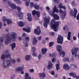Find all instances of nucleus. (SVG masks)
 <instances>
[{
    "label": "nucleus",
    "instance_id": "2eb2a0df",
    "mask_svg": "<svg viewBox=\"0 0 79 79\" xmlns=\"http://www.w3.org/2000/svg\"><path fill=\"white\" fill-rule=\"evenodd\" d=\"M27 16L28 17L27 19L29 21H32V17H31V14L30 13L27 14Z\"/></svg>",
    "mask_w": 79,
    "mask_h": 79
},
{
    "label": "nucleus",
    "instance_id": "3c124183",
    "mask_svg": "<svg viewBox=\"0 0 79 79\" xmlns=\"http://www.w3.org/2000/svg\"><path fill=\"white\" fill-rule=\"evenodd\" d=\"M25 46L26 47H28V43L27 42H26L25 43Z\"/></svg>",
    "mask_w": 79,
    "mask_h": 79
},
{
    "label": "nucleus",
    "instance_id": "774afa93",
    "mask_svg": "<svg viewBox=\"0 0 79 79\" xmlns=\"http://www.w3.org/2000/svg\"><path fill=\"white\" fill-rule=\"evenodd\" d=\"M26 35V33H23V37H25Z\"/></svg>",
    "mask_w": 79,
    "mask_h": 79
},
{
    "label": "nucleus",
    "instance_id": "49530a36",
    "mask_svg": "<svg viewBox=\"0 0 79 79\" xmlns=\"http://www.w3.org/2000/svg\"><path fill=\"white\" fill-rule=\"evenodd\" d=\"M63 12V11L61 10H59V13H62Z\"/></svg>",
    "mask_w": 79,
    "mask_h": 79
},
{
    "label": "nucleus",
    "instance_id": "6e6552de",
    "mask_svg": "<svg viewBox=\"0 0 79 79\" xmlns=\"http://www.w3.org/2000/svg\"><path fill=\"white\" fill-rule=\"evenodd\" d=\"M34 32L35 34H38V35H40L41 34V31L40 29V27H37V29H35Z\"/></svg>",
    "mask_w": 79,
    "mask_h": 79
},
{
    "label": "nucleus",
    "instance_id": "6e6d98bb",
    "mask_svg": "<svg viewBox=\"0 0 79 79\" xmlns=\"http://www.w3.org/2000/svg\"><path fill=\"white\" fill-rule=\"evenodd\" d=\"M73 68H74V70H76V69H77V66L74 65L73 66Z\"/></svg>",
    "mask_w": 79,
    "mask_h": 79
},
{
    "label": "nucleus",
    "instance_id": "bb28decb",
    "mask_svg": "<svg viewBox=\"0 0 79 79\" xmlns=\"http://www.w3.org/2000/svg\"><path fill=\"white\" fill-rule=\"evenodd\" d=\"M69 75L70 76H73V78H75V77H76V74H74V73L73 72L70 73Z\"/></svg>",
    "mask_w": 79,
    "mask_h": 79
},
{
    "label": "nucleus",
    "instance_id": "c756f323",
    "mask_svg": "<svg viewBox=\"0 0 79 79\" xmlns=\"http://www.w3.org/2000/svg\"><path fill=\"white\" fill-rule=\"evenodd\" d=\"M30 55H27L25 58L26 60V61L30 60Z\"/></svg>",
    "mask_w": 79,
    "mask_h": 79
},
{
    "label": "nucleus",
    "instance_id": "393cba45",
    "mask_svg": "<svg viewBox=\"0 0 79 79\" xmlns=\"http://www.w3.org/2000/svg\"><path fill=\"white\" fill-rule=\"evenodd\" d=\"M10 7L12 8V9H16V6L15 5V4L12 3L10 6Z\"/></svg>",
    "mask_w": 79,
    "mask_h": 79
},
{
    "label": "nucleus",
    "instance_id": "39448f33",
    "mask_svg": "<svg viewBox=\"0 0 79 79\" xmlns=\"http://www.w3.org/2000/svg\"><path fill=\"white\" fill-rule=\"evenodd\" d=\"M45 23L43 24V25L45 28H47L48 26V24L50 23V19L48 18H45L44 19Z\"/></svg>",
    "mask_w": 79,
    "mask_h": 79
},
{
    "label": "nucleus",
    "instance_id": "c03bdc74",
    "mask_svg": "<svg viewBox=\"0 0 79 79\" xmlns=\"http://www.w3.org/2000/svg\"><path fill=\"white\" fill-rule=\"evenodd\" d=\"M11 61H12V63H13V64H15V60L13 59H10Z\"/></svg>",
    "mask_w": 79,
    "mask_h": 79
},
{
    "label": "nucleus",
    "instance_id": "13d9d810",
    "mask_svg": "<svg viewBox=\"0 0 79 79\" xmlns=\"http://www.w3.org/2000/svg\"><path fill=\"white\" fill-rule=\"evenodd\" d=\"M2 27V23L0 21V28Z\"/></svg>",
    "mask_w": 79,
    "mask_h": 79
},
{
    "label": "nucleus",
    "instance_id": "ea45409f",
    "mask_svg": "<svg viewBox=\"0 0 79 79\" xmlns=\"http://www.w3.org/2000/svg\"><path fill=\"white\" fill-rule=\"evenodd\" d=\"M34 6V3L31 2L30 3V7L31 8L32 7Z\"/></svg>",
    "mask_w": 79,
    "mask_h": 79
},
{
    "label": "nucleus",
    "instance_id": "f257e3e1",
    "mask_svg": "<svg viewBox=\"0 0 79 79\" xmlns=\"http://www.w3.org/2000/svg\"><path fill=\"white\" fill-rule=\"evenodd\" d=\"M11 38H10V35L9 34H7V39L5 41V44H10L11 43V39H13V41H15L16 40V33L14 32H12L11 35Z\"/></svg>",
    "mask_w": 79,
    "mask_h": 79
},
{
    "label": "nucleus",
    "instance_id": "a19ab883",
    "mask_svg": "<svg viewBox=\"0 0 79 79\" xmlns=\"http://www.w3.org/2000/svg\"><path fill=\"white\" fill-rule=\"evenodd\" d=\"M3 62V66L4 67V68H6V65H5V63H4V62H5V60H4Z\"/></svg>",
    "mask_w": 79,
    "mask_h": 79
},
{
    "label": "nucleus",
    "instance_id": "2f4dec72",
    "mask_svg": "<svg viewBox=\"0 0 79 79\" xmlns=\"http://www.w3.org/2000/svg\"><path fill=\"white\" fill-rule=\"evenodd\" d=\"M6 58H9L10 60H11V55L9 54L8 55H6Z\"/></svg>",
    "mask_w": 79,
    "mask_h": 79
},
{
    "label": "nucleus",
    "instance_id": "b1692460",
    "mask_svg": "<svg viewBox=\"0 0 79 79\" xmlns=\"http://www.w3.org/2000/svg\"><path fill=\"white\" fill-rule=\"evenodd\" d=\"M70 15L71 16H74V11L73 10H70Z\"/></svg>",
    "mask_w": 79,
    "mask_h": 79
},
{
    "label": "nucleus",
    "instance_id": "cd10ccee",
    "mask_svg": "<svg viewBox=\"0 0 79 79\" xmlns=\"http://www.w3.org/2000/svg\"><path fill=\"white\" fill-rule=\"evenodd\" d=\"M74 18L76 17V15L77 14V10L76 9H74Z\"/></svg>",
    "mask_w": 79,
    "mask_h": 79
},
{
    "label": "nucleus",
    "instance_id": "5701e85b",
    "mask_svg": "<svg viewBox=\"0 0 79 79\" xmlns=\"http://www.w3.org/2000/svg\"><path fill=\"white\" fill-rule=\"evenodd\" d=\"M18 25L20 27H23L24 26V23L22 21H20L18 23Z\"/></svg>",
    "mask_w": 79,
    "mask_h": 79
},
{
    "label": "nucleus",
    "instance_id": "69168bd1",
    "mask_svg": "<svg viewBox=\"0 0 79 79\" xmlns=\"http://www.w3.org/2000/svg\"><path fill=\"white\" fill-rule=\"evenodd\" d=\"M46 9L47 10H50V7L48 6H47L46 7Z\"/></svg>",
    "mask_w": 79,
    "mask_h": 79
},
{
    "label": "nucleus",
    "instance_id": "a878e982",
    "mask_svg": "<svg viewBox=\"0 0 79 79\" xmlns=\"http://www.w3.org/2000/svg\"><path fill=\"white\" fill-rule=\"evenodd\" d=\"M25 79H31V77H29V74L27 73L25 74Z\"/></svg>",
    "mask_w": 79,
    "mask_h": 79
},
{
    "label": "nucleus",
    "instance_id": "412c9836",
    "mask_svg": "<svg viewBox=\"0 0 79 79\" xmlns=\"http://www.w3.org/2000/svg\"><path fill=\"white\" fill-rule=\"evenodd\" d=\"M53 12L54 13H55V12H56L57 13H58V10L56 9V7L55 6L53 8Z\"/></svg>",
    "mask_w": 79,
    "mask_h": 79
},
{
    "label": "nucleus",
    "instance_id": "0eeeda50",
    "mask_svg": "<svg viewBox=\"0 0 79 79\" xmlns=\"http://www.w3.org/2000/svg\"><path fill=\"white\" fill-rule=\"evenodd\" d=\"M57 40V43L58 44H62L63 41V38L62 36L59 35Z\"/></svg>",
    "mask_w": 79,
    "mask_h": 79
},
{
    "label": "nucleus",
    "instance_id": "a211bd4d",
    "mask_svg": "<svg viewBox=\"0 0 79 79\" xmlns=\"http://www.w3.org/2000/svg\"><path fill=\"white\" fill-rule=\"evenodd\" d=\"M35 48L34 47H33L32 48V51L33 52V53L32 54V55L33 56H37L36 54L35 53Z\"/></svg>",
    "mask_w": 79,
    "mask_h": 79
},
{
    "label": "nucleus",
    "instance_id": "9d476101",
    "mask_svg": "<svg viewBox=\"0 0 79 79\" xmlns=\"http://www.w3.org/2000/svg\"><path fill=\"white\" fill-rule=\"evenodd\" d=\"M79 50L78 48H73L71 52L72 55H74L77 53V52Z\"/></svg>",
    "mask_w": 79,
    "mask_h": 79
},
{
    "label": "nucleus",
    "instance_id": "052dcab7",
    "mask_svg": "<svg viewBox=\"0 0 79 79\" xmlns=\"http://www.w3.org/2000/svg\"><path fill=\"white\" fill-rule=\"evenodd\" d=\"M41 57H42V55H41V54H39L38 55V58L39 59H40V58H41Z\"/></svg>",
    "mask_w": 79,
    "mask_h": 79
},
{
    "label": "nucleus",
    "instance_id": "20e7f679",
    "mask_svg": "<svg viewBox=\"0 0 79 79\" xmlns=\"http://www.w3.org/2000/svg\"><path fill=\"white\" fill-rule=\"evenodd\" d=\"M16 8H17V10L19 12L18 16L19 18L20 19H22L23 16V13L21 12V8H20L19 7L17 6Z\"/></svg>",
    "mask_w": 79,
    "mask_h": 79
},
{
    "label": "nucleus",
    "instance_id": "4d7b16f0",
    "mask_svg": "<svg viewBox=\"0 0 79 79\" xmlns=\"http://www.w3.org/2000/svg\"><path fill=\"white\" fill-rule=\"evenodd\" d=\"M63 18H65V16H66V13H64L63 14Z\"/></svg>",
    "mask_w": 79,
    "mask_h": 79
},
{
    "label": "nucleus",
    "instance_id": "8fccbe9b",
    "mask_svg": "<svg viewBox=\"0 0 79 79\" xmlns=\"http://www.w3.org/2000/svg\"><path fill=\"white\" fill-rule=\"evenodd\" d=\"M51 35H52V36H54V35H55V32H52L51 33Z\"/></svg>",
    "mask_w": 79,
    "mask_h": 79
},
{
    "label": "nucleus",
    "instance_id": "603ef678",
    "mask_svg": "<svg viewBox=\"0 0 79 79\" xmlns=\"http://www.w3.org/2000/svg\"><path fill=\"white\" fill-rule=\"evenodd\" d=\"M51 74L52 75V76H54L55 73V72H54V71H52L51 72Z\"/></svg>",
    "mask_w": 79,
    "mask_h": 79
},
{
    "label": "nucleus",
    "instance_id": "4c0bfd02",
    "mask_svg": "<svg viewBox=\"0 0 79 79\" xmlns=\"http://www.w3.org/2000/svg\"><path fill=\"white\" fill-rule=\"evenodd\" d=\"M14 1H17V3L18 4H21V1L20 0H14Z\"/></svg>",
    "mask_w": 79,
    "mask_h": 79
},
{
    "label": "nucleus",
    "instance_id": "bf43d9fd",
    "mask_svg": "<svg viewBox=\"0 0 79 79\" xmlns=\"http://www.w3.org/2000/svg\"><path fill=\"white\" fill-rule=\"evenodd\" d=\"M73 39L74 40H76L77 38L76 37H75V36H73Z\"/></svg>",
    "mask_w": 79,
    "mask_h": 79
},
{
    "label": "nucleus",
    "instance_id": "37998d69",
    "mask_svg": "<svg viewBox=\"0 0 79 79\" xmlns=\"http://www.w3.org/2000/svg\"><path fill=\"white\" fill-rule=\"evenodd\" d=\"M29 2L28 1H26V5L27 6H29Z\"/></svg>",
    "mask_w": 79,
    "mask_h": 79
},
{
    "label": "nucleus",
    "instance_id": "5fc2aeb1",
    "mask_svg": "<svg viewBox=\"0 0 79 79\" xmlns=\"http://www.w3.org/2000/svg\"><path fill=\"white\" fill-rule=\"evenodd\" d=\"M30 72H31V73H33V72L34 71V69H31L30 70Z\"/></svg>",
    "mask_w": 79,
    "mask_h": 79
},
{
    "label": "nucleus",
    "instance_id": "7c9ffc66",
    "mask_svg": "<svg viewBox=\"0 0 79 79\" xmlns=\"http://www.w3.org/2000/svg\"><path fill=\"white\" fill-rule=\"evenodd\" d=\"M63 61H64V62H66V61L69 62V60L68 58L65 57L63 58Z\"/></svg>",
    "mask_w": 79,
    "mask_h": 79
},
{
    "label": "nucleus",
    "instance_id": "c85d7f7f",
    "mask_svg": "<svg viewBox=\"0 0 79 79\" xmlns=\"http://www.w3.org/2000/svg\"><path fill=\"white\" fill-rule=\"evenodd\" d=\"M34 7L35 9L36 10H38L39 9V6L37 5L36 3L34 5Z\"/></svg>",
    "mask_w": 79,
    "mask_h": 79
},
{
    "label": "nucleus",
    "instance_id": "ddd939ff",
    "mask_svg": "<svg viewBox=\"0 0 79 79\" xmlns=\"http://www.w3.org/2000/svg\"><path fill=\"white\" fill-rule=\"evenodd\" d=\"M52 16H53L55 19L58 20L59 19V16L56 14L52 13Z\"/></svg>",
    "mask_w": 79,
    "mask_h": 79
},
{
    "label": "nucleus",
    "instance_id": "de8ad7c7",
    "mask_svg": "<svg viewBox=\"0 0 79 79\" xmlns=\"http://www.w3.org/2000/svg\"><path fill=\"white\" fill-rule=\"evenodd\" d=\"M15 77V75H13L11 77V79H13Z\"/></svg>",
    "mask_w": 79,
    "mask_h": 79
},
{
    "label": "nucleus",
    "instance_id": "f704fd0d",
    "mask_svg": "<svg viewBox=\"0 0 79 79\" xmlns=\"http://www.w3.org/2000/svg\"><path fill=\"white\" fill-rule=\"evenodd\" d=\"M5 54H2L1 56V59L2 60H5Z\"/></svg>",
    "mask_w": 79,
    "mask_h": 79
},
{
    "label": "nucleus",
    "instance_id": "6ab92c4d",
    "mask_svg": "<svg viewBox=\"0 0 79 79\" xmlns=\"http://www.w3.org/2000/svg\"><path fill=\"white\" fill-rule=\"evenodd\" d=\"M10 46L11 47L12 50H14V48L16 47V43H12L10 45Z\"/></svg>",
    "mask_w": 79,
    "mask_h": 79
},
{
    "label": "nucleus",
    "instance_id": "58836bf2",
    "mask_svg": "<svg viewBox=\"0 0 79 79\" xmlns=\"http://www.w3.org/2000/svg\"><path fill=\"white\" fill-rule=\"evenodd\" d=\"M25 40H26V42H29V37H26Z\"/></svg>",
    "mask_w": 79,
    "mask_h": 79
},
{
    "label": "nucleus",
    "instance_id": "0e129e2a",
    "mask_svg": "<svg viewBox=\"0 0 79 79\" xmlns=\"http://www.w3.org/2000/svg\"><path fill=\"white\" fill-rule=\"evenodd\" d=\"M71 4H72V5H73V6H74V5H75L74 2H72L71 3Z\"/></svg>",
    "mask_w": 79,
    "mask_h": 79
},
{
    "label": "nucleus",
    "instance_id": "c9c22d12",
    "mask_svg": "<svg viewBox=\"0 0 79 79\" xmlns=\"http://www.w3.org/2000/svg\"><path fill=\"white\" fill-rule=\"evenodd\" d=\"M56 70L58 71L59 69L60 68V65L58 64H56Z\"/></svg>",
    "mask_w": 79,
    "mask_h": 79
},
{
    "label": "nucleus",
    "instance_id": "09e8293b",
    "mask_svg": "<svg viewBox=\"0 0 79 79\" xmlns=\"http://www.w3.org/2000/svg\"><path fill=\"white\" fill-rule=\"evenodd\" d=\"M41 39H42V36H39L38 37V40H41Z\"/></svg>",
    "mask_w": 79,
    "mask_h": 79
},
{
    "label": "nucleus",
    "instance_id": "e433bc0d",
    "mask_svg": "<svg viewBox=\"0 0 79 79\" xmlns=\"http://www.w3.org/2000/svg\"><path fill=\"white\" fill-rule=\"evenodd\" d=\"M6 62L7 65V66H9V65H10V60H7Z\"/></svg>",
    "mask_w": 79,
    "mask_h": 79
},
{
    "label": "nucleus",
    "instance_id": "f3484780",
    "mask_svg": "<svg viewBox=\"0 0 79 79\" xmlns=\"http://www.w3.org/2000/svg\"><path fill=\"white\" fill-rule=\"evenodd\" d=\"M23 31H25V32H27L28 33L29 32H31V29L30 28H23Z\"/></svg>",
    "mask_w": 79,
    "mask_h": 79
},
{
    "label": "nucleus",
    "instance_id": "680f3d73",
    "mask_svg": "<svg viewBox=\"0 0 79 79\" xmlns=\"http://www.w3.org/2000/svg\"><path fill=\"white\" fill-rule=\"evenodd\" d=\"M77 20L79 19V15H78L77 16Z\"/></svg>",
    "mask_w": 79,
    "mask_h": 79
},
{
    "label": "nucleus",
    "instance_id": "4be33fe9",
    "mask_svg": "<svg viewBox=\"0 0 79 79\" xmlns=\"http://www.w3.org/2000/svg\"><path fill=\"white\" fill-rule=\"evenodd\" d=\"M33 39L34 40V41L32 42L33 45H35V44H37V40L36 38L34 37Z\"/></svg>",
    "mask_w": 79,
    "mask_h": 79
},
{
    "label": "nucleus",
    "instance_id": "4468645a",
    "mask_svg": "<svg viewBox=\"0 0 79 79\" xmlns=\"http://www.w3.org/2000/svg\"><path fill=\"white\" fill-rule=\"evenodd\" d=\"M46 74L44 73H42L40 75V79H43L45 77Z\"/></svg>",
    "mask_w": 79,
    "mask_h": 79
},
{
    "label": "nucleus",
    "instance_id": "e2e57ef3",
    "mask_svg": "<svg viewBox=\"0 0 79 79\" xmlns=\"http://www.w3.org/2000/svg\"><path fill=\"white\" fill-rule=\"evenodd\" d=\"M68 36L71 37V32H69L68 33Z\"/></svg>",
    "mask_w": 79,
    "mask_h": 79
},
{
    "label": "nucleus",
    "instance_id": "79ce46f5",
    "mask_svg": "<svg viewBox=\"0 0 79 79\" xmlns=\"http://www.w3.org/2000/svg\"><path fill=\"white\" fill-rule=\"evenodd\" d=\"M59 6L60 9H61V8H62V7H63V6H62V4H60Z\"/></svg>",
    "mask_w": 79,
    "mask_h": 79
},
{
    "label": "nucleus",
    "instance_id": "aec40b11",
    "mask_svg": "<svg viewBox=\"0 0 79 79\" xmlns=\"http://www.w3.org/2000/svg\"><path fill=\"white\" fill-rule=\"evenodd\" d=\"M41 51H42V53L43 54H46V53H47V49L42 48Z\"/></svg>",
    "mask_w": 79,
    "mask_h": 79
},
{
    "label": "nucleus",
    "instance_id": "9b49d317",
    "mask_svg": "<svg viewBox=\"0 0 79 79\" xmlns=\"http://www.w3.org/2000/svg\"><path fill=\"white\" fill-rule=\"evenodd\" d=\"M48 63V65L47 66V68L48 69L50 70L52 68L53 64H52V63L50 61H49Z\"/></svg>",
    "mask_w": 79,
    "mask_h": 79
},
{
    "label": "nucleus",
    "instance_id": "423d86ee",
    "mask_svg": "<svg viewBox=\"0 0 79 79\" xmlns=\"http://www.w3.org/2000/svg\"><path fill=\"white\" fill-rule=\"evenodd\" d=\"M2 19L4 23H5L6 21H7V23L8 25L10 24H11L12 23V20H10V19H6V18L5 17H3L2 18Z\"/></svg>",
    "mask_w": 79,
    "mask_h": 79
},
{
    "label": "nucleus",
    "instance_id": "338daca9",
    "mask_svg": "<svg viewBox=\"0 0 79 79\" xmlns=\"http://www.w3.org/2000/svg\"><path fill=\"white\" fill-rule=\"evenodd\" d=\"M75 77L76 79H79V76H75Z\"/></svg>",
    "mask_w": 79,
    "mask_h": 79
},
{
    "label": "nucleus",
    "instance_id": "864d4df0",
    "mask_svg": "<svg viewBox=\"0 0 79 79\" xmlns=\"http://www.w3.org/2000/svg\"><path fill=\"white\" fill-rule=\"evenodd\" d=\"M55 60H56V59L53 58L52 60V61L53 63V62H55Z\"/></svg>",
    "mask_w": 79,
    "mask_h": 79
},
{
    "label": "nucleus",
    "instance_id": "72a5a7b5",
    "mask_svg": "<svg viewBox=\"0 0 79 79\" xmlns=\"http://www.w3.org/2000/svg\"><path fill=\"white\" fill-rule=\"evenodd\" d=\"M54 45V43H53L52 42H50L49 43V46L50 47H52L53 45Z\"/></svg>",
    "mask_w": 79,
    "mask_h": 79
},
{
    "label": "nucleus",
    "instance_id": "dca6fc26",
    "mask_svg": "<svg viewBox=\"0 0 79 79\" xmlns=\"http://www.w3.org/2000/svg\"><path fill=\"white\" fill-rule=\"evenodd\" d=\"M63 68L65 70H68V69H69V67L68 64H65L63 65Z\"/></svg>",
    "mask_w": 79,
    "mask_h": 79
},
{
    "label": "nucleus",
    "instance_id": "7ed1b4c3",
    "mask_svg": "<svg viewBox=\"0 0 79 79\" xmlns=\"http://www.w3.org/2000/svg\"><path fill=\"white\" fill-rule=\"evenodd\" d=\"M57 50L58 52H59V55L60 56L64 57L65 56V52L62 51V47L61 45H57L56 46Z\"/></svg>",
    "mask_w": 79,
    "mask_h": 79
},
{
    "label": "nucleus",
    "instance_id": "f03ea898",
    "mask_svg": "<svg viewBox=\"0 0 79 79\" xmlns=\"http://www.w3.org/2000/svg\"><path fill=\"white\" fill-rule=\"evenodd\" d=\"M59 25H60V22L58 21L55 22V21L53 19H52L51 21L50 27L52 28L53 29H54V31L55 32L57 31L58 30L56 28V27L59 26Z\"/></svg>",
    "mask_w": 79,
    "mask_h": 79
},
{
    "label": "nucleus",
    "instance_id": "1a4fd4ad",
    "mask_svg": "<svg viewBox=\"0 0 79 79\" xmlns=\"http://www.w3.org/2000/svg\"><path fill=\"white\" fill-rule=\"evenodd\" d=\"M32 14L33 16H34L35 15H37V16L38 18H39L40 16V13L39 11H37L35 10H34L32 11Z\"/></svg>",
    "mask_w": 79,
    "mask_h": 79
},
{
    "label": "nucleus",
    "instance_id": "a18cd8bd",
    "mask_svg": "<svg viewBox=\"0 0 79 79\" xmlns=\"http://www.w3.org/2000/svg\"><path fill=\"white\" fill-rule=\"evenodd\" d=\"M13 3H11V2L9 1L8 2V4L9 6H10Z\"/></svg>",
    "mask_w": 79,
    "mask_h": 79
},
{
    "label": "nucleus",
    "instance_id": "473e14b6",
    "mask_svg": "<svg viewBox=\"0 0 79 79\" xmlns=\"http://www.w3.org/2000/svg\"><path fill=\"white\" fill-rule=\"evenodd\" d=\"M52 56L53 58H55L56 57V54L53 53L52 54Z\"/></svg>",
    "mask_w": 79,
    "mask_h": 79
},
{
    "label": "nucleus",
    "instance_id": "f8f14e48",
    "mask_svg": "<svg viewBox=\"0 0 79 79\" xmlns=\"http://www.w3.org/2000/svg\"><path fill=\"white\" fill-rule=\"evenodd\" d=\"M16 71H20L21 72V74H24V71H23V68L20 67H18L16 69Z\"/></svg>",
    "mask_w": 79,
    "mask_h": 79
}]
</instances>
